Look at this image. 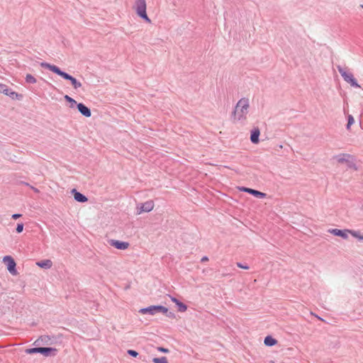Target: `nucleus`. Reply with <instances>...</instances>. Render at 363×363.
Returning <instances> with one entry per match:
<instances>
[{
	"label": "nucleus",
	"mask_w": 363,
	"mask_h": 363,
	"mask_svg": "<svg viewBox=\"0 0 363 363\" xmlns=\"http://www.w3.org/2000/svg\"><path fill=\"white\" fill-rule=\"evenodd\" d=\"M40 67L43 68L48 69L51 72L57 74V75L60 76L63 79L66 80L70 81L72 85L73 86L74 89H77L78 88L82 86V83L77 81L74 77H73L72 75L69 74L68 73L62 71L57 66L49 64L45 62H43L40 63Z\"/></svg>",
	"instance_id": "nucleus-1"
},
{
	"label": "nucleus",
	"mask_w": 363,
	"mask_h": 363,
	"mask_svg": "<svg viewBox=\"0 0 363 363\" xmlns=\"http://www.w3.org/2000/svg\"><path fill=\"white\" fill-rule=\"evenodd\" d=\"M250 107L249 99L247 98L240 99L237 103L232 115L234 121H242L247 118L248 108Z\"/></svg>",
	"instance_id": "nucleus-2"
},
{
	"label": "nucleus",
	"mask_w": 363,
	"mask_h": 363,
	"mask_svg": "<svg viewBox=\"0 0 363 363\" xmlns=\"http://www.w3.org/2000/svg\"><path fill=\"white\" fill-rule=\"evenodd\" d=\"M133 9L140 18L143 19L145 22L151 23V20L146 12L147 4L145 0H135Z\"/></svg>",
	"instance_id": "nucleus-3"
},
{
	"label": "nucleus",
	"mask_w": 363,
	"mask_h": 363,
	"mask_svg": "<svg viewBox=\"0 0 363 363\" xmlns=\"http://www.w3.org/2000/svg\"><path fill=\"white\" fill-rule=\"evenodd\" d=\"M336 67L346 82L349 83L353 87H360V86L358 84L357 80L354 79L353 74L351 72L345 71V69L342 68L340 65H337Z\"/></svg>",
	"instance_id": "nucleus-4"
},
{
	"label": "nucleus",
	"mask_w": 363,
	"mask_h": 363,
	"mask_svg": "<svg viewBox=\"0 0 363 363\" xmlns=\"http://www.w3.org/2000/svg\"><path fill=\"white\" fill-rule=\"evenodd\" d=\"M168 308L163 306H150L147 308H141L139 312L142 314L149 313L150 315H155L158 313H167Z\"/></svg>",
	"instance_id": "nucleus-5"
},
{
	"label": "nucleus",
	"mask_w": 363,
	"mask_h": 363,
	"mask_svg": "<svg viewBox=\"0 0 363 363\" xmlns=\"http://www.w3.org/2000/svg\"><path fill=\"white\" fill-rule=\"evenodd\" d=\"M140 206L138 205L137 206V214H140L143 212H150L151 211L155 206V203L152 200L147 201L145 203H140Z\"/></svg>",
	"instance_id": "nucleus-6"
},
{
	"label": "nucleus",
	"mask_w": 363,
	"mask_h": 363,
	"mask_svg": "<svg viewBox=\"0 0 363 363\" xmlns=\"http://www.w3.org/2000/svg\"><path fill=\"white\" fill-rule=\"evenodd\" d=\"M4 262L6 263L7 269L12 275H16L18 274L16 268V262L11 256H5L4 257Z\"/></svg>",
	"instance_id": "nucleus-7"
},
{
	"label": "nucleus",
	"mask_w": 363,
	"mask_h": 363,
	"mask_svg": "<svg viewBox=\"0 0 363 363\" xmlns=\"http://www.w3.org/2000/svg\"><path fill=\"white\" fill-rule=\"evenodd\" d=\"M349 231L350 230L349 229H345V230H340L337 228L334 229H330L328 232L335 236L341 237L342 238L347 240L348 238L347 234L349 233Z\"/></svg>",
	"instance_id": "nucleus-8"
},
{
	"label": "nucleus",
	"mask_w": 363,
	"mask_h": 363,
	"mask_svg": "<svg viewBox=\"0 0 363 363\" xmlns=\"http://www.w3.org/2000/svg\"><path fill=\"white\" fill-rule=\"evenodd\" d=\"M77 108L79 112L85 117H90L91 116V111L89 107L85 106L83 103H79L77 104Z\"/></svg>",
	"instance_id": "nucleus-9"
},
{
	"label": "nucleus",
	"mask_w": 363,
	"mask_h": 363,
	"mask_svg": "<svg viewBox=\"0 0 363 363\" xmlns=\"http://www.w3.org/2000/svg\"><path fill=\"white\" fill-rule=\"evenodd\" d=\"M242 191H243L245 192H247V193L255 196V197L259 198V199H263L266 196V194L261 192L259 191L253 189L247 188V187H242Z\"/></svg>",
	"instance_id": "nucleus-10"
},
{
	"label": "nucleus",
	"mask_w": 363,
	"mask_h": 363,
	"mask_svg": "<svg viewBox=\"0 0 363 363\" xmlns=\"http://www.w3.org/2000/svg\"><path fill=\"white\" fill-rule=\"evenodd\" d=\"M111 245L118 250H125L128 247L129 243L127 242L111 240Z\"/></svg>",
	"instance_id": "nucleus-11"
},
{
	"label": "nucleus",
	"mask_w": 363,
	"mask_h": 363,
	"mask_svg": "<svg viewBox=\"0 0 363 363\" xmlns=\"http://www.w3.org/2000/svg\"><path fill=\"white\" fill-rule=\"evenodd\" d=\"M333 158L336 159L337 162L340 164H343L345 163L346 162H348V159H354L352 155L347 153L339 154L337 155L334 156Z\"/></svg>",
	"instance_id": "nucleus-12"
},
{
	"label": "nucleus",
	"mask_w": 363,
	"mask_h": 363,
	"mask_svg": "<svg viewBox=\"0 0 363 363\" xmlns=\"http://www.w3.org/2000/svg\"><path fill=\"white\" fill-rule=\"evenodd\" d=\"M57 352V349L48 347H42L40 354L45 357L55 356Z\"/></svg>",
	"instance_id": "nucleus-13"
},
{
	"label": "nucleus",
	"mask_w": 363,
	"mask_h": 363,
	"mask_svg": "<svg viewBox=\"0 0 363 363\" xmlns=\"http://www.w3.org/2000/svg\"><path fill=\"white\" fill-rule=\"evenodd\" d=\"M72 194L74 195V199L80 203H84L88 201V199L86 196L77 191L75 189L72 190Z\"/></svg>",
	"instance_id": "nucleus-14"
},
{
	"label": "nucleus",
	"mask_w": 363,
	"mask_h": 363,
	"mask_svg": "<svg viewBox=\"0 0 363 363\" xmlns=\"http://www.w3.org/2000/svg\"><path fill=\"white\" fill-rule=\"evenodd\" d=\"M260 135V131L258 128H255L251 131L250 135V140L253 144H257L259 141V137Z\"/></svg>",
	"instance_id": "nucleus-15"
},
{
	"label": "nucleus",
	"mask_w": 363,
	"mask_h": 363,
	"mask_svg": "<svg viewBox=\"0 0 363 363\" xmlns=\"http://www.w3.org/2000/svg\"><path fill=\"white\" fill-rule=\"evenodd\" d=\"M172 302H174L178 306V311L179 312H185L187 310V306L184 303L181 302L177 298L169 296Z\"/></svg>",
	"instance_id": "nucleus-16"
},
{
	"label": "nucleus",
	"mask_w": 363,
	"mask_h": 363,
	"mask_svg": "<svg viewBox=\"0 0 363 363\" xmlns=\"http://www.w3.org/2000/svg\"><path fill=\"white\" fill-rule=\"evenodd\" d=\"M6 95L12 99L21 100L23 99V95L21 94H18L9 88V91L6 94Z\"/></svg>",
	"instance_id": "nucleus-17"
},
{
	"label": "nucleus",
	"mask_w": 363,
	"mask_h": 363,
	"mask_svg": "<svg viewBox=\"0 0 363 363\" xmlns=\"http://www.w3.org/2000/svg\"><path fill=\"white\" fill-rule=\"evenodd\" d=\"M36 264L38 267L43 268V269H50L52 265V262L50 259H45V260L38 262L36 263Z\"/></svg>",
	"instance_id": "nucleus-18"
},
{
	"label": "nucleus",
	"mask_w": 363,
	"mask_h": 363,
	"mask_svg": "<svg viewBox=\"0 0 363 363\" xmlns=\"http://www.w3.org/2000/svg\"><path fill=\"white\" fill-rule=\"evenodd\" d=\"M264 343L267 346L272 347L277 343V340L272 337L271 335H267L264 338Z\"/></svg>",
	"instance_id": "nucleus-19"
},
{
	"label": "nucleus",
	"mask_w": 363,
	"mask_h": 363,
	"mask_svg": "<svg viewBox=\"0 0 363 363\" xmlns=\"http://www.w3.org/2000/svg\"><path fill=\"white\" fill-rule=\"evenodd\" d=\"M349 233L353 237L357 238L358 240H363V234H362L360 231L350 230V231H349Z\"/></svg>",
	"instance_id": "nucleus-20"
},
{
	"label": "nucleus",
	"mask_w": 363,
	"mask_h": 363,
	"mask_svg": "<svg viewBox=\"0 0 363 363\" xmlns=\"http://www.w3.org/2000/svg\"><path fill=\"white\" fill-rule=\"evenodd\" d=\"M64 98H65L66 101H67V102H69L70 104L69 107L72 108H74L75 105L77 106V104H78L77 103V101L74 99H72V97H70L68 95H65L64 96Z\"/></svg>",
	"instance_id": "nucleus-21"
},
{
	"label": "nucleus",
	"mask_w": 363,
	"mask_h": 363,
	"mask_svg": "<svg viewBox=\"0 0 363 363\" xmlns=\"http://www.w3.org/2000/svg\"><path fill=\"white\" fill-rule=\"evenodd\" d=\"M41 347H32V348L26 349V353L30 354H35V353H40Z\"/></svg>",
	"instance_id": "nucleus-22"
},
{
	"label": "nucleus",
	"mask_w": 363,
	"mask_h": 363,
	"mask_svg": "<svg viewBox=\"0 0 363 363\" xmlns=\"http://www.w3.org/2000/svg\"><path fill=\"white\" fill-rule=\"evenodd\" d=\"M26 82L28 84H35L36 83V79L30 74H27L26 76Z\"/></svg>",
	"instance_id": "nucleus-23"
},
{
	"label": "nucleus",
	"mask_w": 363,
	"mask_h": 363,
	"mask_svg": "<svg viewBox=\"0 0 363 363\" xmlns=\"http://www.w3.org/2000/svg\"><path fill=\"white\" fill-rule=\"evenodd\" d=\"M154 363H169L166 357H155L152 359Z\"/></svg>",
	"instance_id": "nucleus-24"
},
{
	"label": "nucleus",
	"mask_w": 363,
	"mask_h": 363,
	"mask_svg": "<svg viewBox=\"0 0 363 363\" xmlns=\"http://www.w3.org/2000/svg\"><path fill=\"white\" fill-rule=\"evenodd\" d=\"M345 163L347 164L348 168L357 170V166L353 162V159H348V162H346Z\"/></svg>",
	"instance_id": "nucleus-25"
},
{
	"label": "nucleus",
	"mask_w": 363,
	"mask_h": 363,
	"mask_svg": "<svg viewBox=\"0 0 363 363\" xmlns=\"http://www.w3.org/2000/svg\"><path fill=\"white\" fill-rule=\"evenodd\" d=\"M9 91V87L7 85L4 84L0 83V93H2L6 95V94Z\"/></svg>",
	"instance_id": "nucleus-26"
},
{
	"label": "nucleus",
	"mask_w": 363,
	"mask_h": 363,
	"mask_svg": "<svg viewBox=\"0 0 363 363\" xmlns=\"http://www.w3.org/2000/svg\"><path fill=\"white\" fill-rule=\"evenodd\" d=\"M354 120L352 116L350 115L347 119V129L349 130L350 126L354 123Z\"/></svg>",
	"instance_id": "nucleus-27"
},
{
	"label": "nucleus",
	"mask_w": 363,
	"mask_h": 363,
	"mask_svg": "<svg viewBox=\"0 0 363 363\" xmlns=\"http://www.w3.org/2000/svg\"><path fill=\"white\" fill-rule=\"evenodd\" d=\"M127 353H128L130 356H131V357H137L139 355V353H138L137 351L133 350H128L127 351Z\"/></svg>",
	"instance_id": "nucleus-28"
},
{
	"label": "nucleus",
	"mask_w": 363,
	"mask_h": 363,
	"mask_svg": "<svg viewBox=\"0 0 363 363\" xmlns=\"http://www.w3.org/2000/svg\"><path fill=\"white\" fill-rule=\"evenodd\" d=\"M23 226H24L23 223H18L16 228V232L18 233H21L23 230Z\"/></svg>",
	"instance_id": "nucleus-29"
},
{
	"label": "nucleus",
	"mask_w": 363,
	"mask_h": 363,
	"mask_svg": "<svg viewBox=\"0 0 363 363\" xmlns=\"http://www.w3.org/2000/svg\"><path fill=\"white\" fill-rule=\"evenodd\" d=\"M163 313L165 314L166 316L169 318H176V315H175L174 313H173V312H170L168 311L167 313Z\"/></svg>",
	"instance_id": "nucleus-30"
},
{
	"label": "nucleus",
	"mask_w": 363,
	"mask_h": 363,
	"mask_svg": "<svg viewBox=\"0 0 363 363\" xmlns=\"http://www.w3.org/2000/svg\"><path fill=\"white\" fill-rule=\"evenodd\" d=\"M236 265L238 266V267L244 269H248L250 268L248 265L243 264L241 262H237Z\"/></svg>",
	"instance_id": "nucleus-31"
},
{
	"label": "nucleus",
	"mask_w": 363,
	"mask_h": 363,
	"mask_svg": "<svg viewBox=\"0 0 363 363\" xmlns=\"http://www.w3.org/2000/svg\"><path fill=\"white\" fill-rule=\"evenodd\" d=\"M157 350H158V351L164 352V353H168L169 352V350L168 349L162 347H159L157 348Z\"/></svg>",
	"instance_id": "nucleus-32"
},
{
	"label": "nucleus",
	"mask_w": 363,
	"mask_h": 363,
	"mask_svg": "<svg viewBox=\"0 0 363 363\" xmlns=\"http://www.w3.org/2000/svg\"><path fill=\"white\" fill-rule=\"evenodd\" d=\"M21 216H22V215L20 213H15V214H13L11 217L13 219L16 220V219L21 218Z\"/></svg>",
	"instance_id": "nucleus-33"
},
{
	"label": "nucleus",
	"mask_w": 363,
	"mask_h": 363,
	"mask_svg": "<svg viewBox=\"0 0 363 363\" xmlns=\"http://www.w3.org/2000/svg\"><path fill=\"white\" fill-rule=\"evenodd\" d=\"M208 261V257L207 256H203L201 259V262H207Z\"/></svg>",
	"instance_id": "nucleus-34"
},
{
	"label": "nucleus",
	"mask_w": 363,
	"mask_h": 363,
	"mask_svg": "<svg viewBox=\"0 0 363 363\" xmlns=\"http://www.w3.org/2000/svg\"><path fill=\"white\" fill-rule=\"evenodd\" d=\"M30 188L35 191V192H39V190L37 188H35L32 186H30Z\"/></svg>",
	"instance_id": "nucleus-35"
},
{
	"label": "nucleus",
	"mask_w": 363,
	"mask_h": 363,
	"mask_svg": "<svg viewBox=\"0 0 363 363\" xmlns=\"http://www.w3.org/2000/svg\"><path fill=\"white\" fill-rule=\"evenodd\" d=\"M21 183H22V184H25V185H26V186H30L28 183L23 182H22Z\"/></svg>",
	"instance_id": "nucleus-36"
},
{
	"label": "nucleus",
	"mask_w": 363,
	"mask_h": 363,
	"mask_svg": "<svg viewBox=\"0 0 363 363\" xmlns=\"http://www.w3.org/2000/svg\"><path fill=\"white\" fill-rule=\"evenodd\" d=\"M316 317H317L319 320H322V321H325V320H324L323 318H321L320 317H319V316H318V315H316Z\"/></svg>",
	"instance_id": "nucleus-37"
},
{
	"label": "nucleus",
	"mask_w": 363,
	"mask_h": 363,
	"mask_svg": "<svg viewBox=\"0 0 363 363\" xmlns=\"http://www.w3.org/2000/svg\"><path fill=\"white\" fill-rule=\"evenodd\" d=\"M361 7L363 9V4L361 5Z\"/></svg>",
	"instance_id": "nucleus-38"
}]
</instances>
